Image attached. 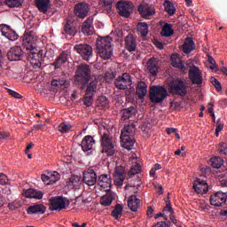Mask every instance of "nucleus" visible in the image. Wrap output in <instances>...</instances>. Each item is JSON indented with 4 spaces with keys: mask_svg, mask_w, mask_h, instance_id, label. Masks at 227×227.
<instances>
[{
    "mask_svg": "<svg viewBox=\"0 0 227 227\" xmlns=\"http://www.w3.org/2000/svg\"><path fill=\"white\" fill-rule=\"evenodd\" d=\"M170 90L175 95L185 97L187 94V86L182 80H176L170 86Z\"/></svg>",
    "mask_w": 227,
    "mask_h": 227,
    "instance_id": "13",
    "label": "nucleus"
},
{
    "mask_svg": "<svg viewBox=\"0 0 227 227\" xmlns=\"http://www.w3.org/2000/svg\"><path fill=\"white\" fill-rule=\"evenodd\" d=\"M114 176H125V168H123V167H117L115 168Z\"/></svg>",
    "mask_w": 227,
    "mask_h": 227,
    "instance_id": "56",
    "label": "nucleus"
},
{
    "mask_svg": "<svg viewBox=\"0 0 227 227\" xmlns=\"http://www.w3.org/2000/svg\"><path fill=\"white\" fill-rule=\"evenodd\" d=\"M163 213H170L173 214L174 210L171 207L170 201H166V207L163 208Z\"/></svg>",
    "mask_w": 227,
    "mask_h": 227,
    "instance_id": "55",
    "label": "nucleus"
},
{
    "mask_svg": "<svg viewBox=\"0 0 227 227\" xmlns=\"http://www.w3.org/2000/svg\"><path fill=\"white\" fill-rule=\"evenodd\" d=\"M50 205L51 211H61L70 205V201L67 198L56 196L50 199Z\"/></svg>",
    "mask_w": 227,
    "mask_h": 227,
    "instance_id": "7",
    "label": "nucleus"
},
{
    "mask_svg": "<svg viewBox=\"0 0 227 227\" xmlns=\"http://www.w3.org/2000/svg\"><path fill=\"white\" fill-rule=\"evenodd\" d=\"M138 12L140 15L145 19H149V17L153 16L155 13L154 9L148 4H141L138 7Z\"/></svg>",
    "mask_w": 227,
    "mask_h": 227,
    "instance_id": "22",
    "label": "nucleus"
},
{
    "mask_svg": "<svg viewBox=\"0 0 227 227\" xmlns=\"http://www.w3.org/2000/svg\"><path fill=\"white\" fill-rule=\"evenodd\" d=\"M99 5L104 7L106 11L112 10L113 1L112 0H99Z\"/></svg>",
    "mask_w": 227,
    "mask_h": 227,
    "instance_id": "47",
    "label": "nucleus"
},
{
    "mask_svg": "<svg viewBox=\"0 0 227 227\" xmlns=\"http://www.w3.org/2000/svg\"><path fill=\"white\" fill-rule=\"evenodd\" d=\"M115 198L116 194L112 191H108L106 192V194L101 198V205L104 207H108L112 205Z\"/></svg>",
    "mask_w": 227,
    "mask_h": 227,
    "instance_id": "27",
    "label": "nucleus"
},
{
    "mask_svg": "<svg viewBox=\"0 0 227 227\" xmlns=\"http://www.w3.org/2000/svg\"><path fill=\"white\" fill-rule=\"evenodd\" d=\"M223 128H224L223 123H222L220 120L216 121V130L215 132V135L216 136V137H219V133L223 129Z\"/></svg>",
    "mask_w": 227,
    "mask_h": 227,
    "instance_id": "54",
    "label": "nucleus"
},
{
    "mask_svg": "<svg viewBox=\"0 0 227 227\" xmlns=\"http://www.w3.org/2000/svg\"><path fill=\"white\" fill-rule=\"evenodd\" d=\"M74 15L78 19H85L90 12V4L86 3H80L74 6Z\"/></svg>",
    "mask_w": 227,
    "mask_h": 227,
    "instance_id": "16",
    "label": "nucleus"
},
{
    "mask_svg": "<svg viewBox=\"0 0 227 227\" xmlns=\"http://www.w3.org/2000/svg\"><path fill=\"white\" fill-rule=\"evenodd\" d=\"M171 223L169 221L167 222H158L156 224H154L152 227H169Z\"/></svg>",
    "mask_w": 227,
    "mask_h": 227,
    "instance_id": "57",
    "label": "nucleus"
},
{
    "mask_svg": "<svg viewBox=\"0 0 227 227\" xmlns=\"http://www.w3.org/2000/svg\"><path fill=\"white\" fill-rule=\"evenodd\" d=\"M207 62H209V69L215 70L217 68V64L212 56L207 57Z\"/></svg>",
    "mask_w": 227,
    "mask_h": 227,
    "instance_id": "52",
    "label": "nucleus"
},
{
    "mask_svg": "<svg viewBox=\"0 0 227 227\" xmlns=\"http://www.w3.org/2000/svg\"><path fill=\"white\" fill-rule=\"evenodd\" d=\"M26 53L34 68H40L42 67L43 54L41 51H37L36 49V51H30Z\"/></svg>",
    "mask_w": 227,
    "mask_h": 227,
    "instance_id": "10",
    "label": "nucleus"
},
{
    "mask_svg": "<svg viewBox=\"0 0 227 227\" xmlns=\"http://www.w3.org/2000/svg\"><path fill=\"white\" fill-rule=\"evenodd\" d=\"M82 181V176L73 175L68 178L67 180V186L70 188H74V186H77Z\"/></svg>",
    "mask_w": 227,
    "mask_h": 227,
    "instance_id": "39",
    "label": "nucleus"
},
{
    "mask_svg": "<svg viewBox=\"0 0 227 227\" xmlns=\"http://www.w3.org/2000/svg\"><path fill=\"white\" fill-rule=\"evenodd\" d=\"M209 81L211 82V84L213 86H215V88H216V91L220 92L222 91V85L221 82L215 77H211L209 79Z\"/></svg>",
    "mask_w": 227,
    "mask_h": 227,
    "instance_id": "50",
    "label": "nucleus"
},
{
    "mask_svg": "<svg viewBox=\"0 0 227 227\" xmlns=\"http://www.w3.org/2000/svg\"><path fill=\"white\" fill-rule=\"evenodd\" d=\"M20 207V205L18 204V202L14 201V202H11L9 205H8V207L12 210H14L16 208H18Z\"/></svg>",
    "mask_w": 227,
    "mask_h": 227,
    "instance_id": "62",
    "label": "nucleus"
},
{
    "mask_svg": "<svg viewBox=\"0 0 227 227\" xmlns=\"http://www.w3.org/2000/svg\"><path fill=\"white\" fill-rule=\"evenodd\" d=\"M218 152H220V153L222 155H227V145L226 143H220V145H218Z\"/></svg>",
    "mask_w": 227,
    "mask_h": 227,
    "instance_id": "53",
    "label": "nucleus"
},
{
    "mask_svg": "<svg viewBox=\"0 0 227 227\" xmlns=\"http://www.w3.org/2000/svg\"><path fill=\"white\" fill-rule=\"evenodd\" d=\"M140 205V200L137 199V196L131 195L128 200V207L134 212L137 211V208Z\"/></svg>",
    "mask_w": 227,
    "mask_h": 227,
    "instance_id": "33",
    "label": "nucleus"
},
{
    "mask_svg": "<svg viewBox=\"0 0 227 227\" xmlns=\"http://www.w3.org/2000/svg\"><path fill=\"white\" fill-rule=\"evenodd\" d=\"M38 37L32 31H26L23 35V45L26 50V53L36 51V42Z\"/></svg>",
    "mask_w": 227,
    "mask_h": 227,
    "instance_id": "6",
    "label": "nucleus"
},
{
    "mask_svg": "<svg viewBox=\"0 0 227 227\" xmlns=\"http://www.w3.org/2000/svg\"><path fill=\"white\" fill-rule=\"evenodd\" d=\"M24 0H5V4L10 8H19L22 5Z\"/></svg>",
    "mask_w": 227,
    "mask_h": 227,
    "instance_id": "42",
    "label": "nucleus"
},
{
    "mask_svg": "<svg viewBox=\"0 0 227 227\" xmlns=\"http://www.w3.org/2000/svg\"><path fill=\"white\" fill-rule=\"evenodd\" d=\"M207 112H209V114H211V117H213V119L215 120V114L214 112V104L213 103H209V106L207 107Z\"/></svg>",
    "mask_w": 227,
    "mask_h": 227,
    "instance_id": "61",
    "label": "nucleus"
},
{
    "mask_svg": "<svg viewBox=\"0 0 227 227\" xmlns=\"http://www.w3.org/2000/svg\"><path fill=\"white\" fill-rule=\"evenodd\" d=\"M227 201V193L223 192H218L215 193L214 195H211L209 198V203H211V206L215 207H223L225 205Z\"/></svg>",
    "mask_w": 227,
    "mask_h": 227,
    "instance_id": "15",
    "label": "nucleus"
},
{
    "mask_svg": "<svg viewBox=\"0 0 227 227\" xmlns=\"http://www.w3.org/2000/svg\"><path fill=\"white\" fill-rule=\"evenodd\" d=\"M112 42L113 39L111 36L100 37L97 40L96 49L102 59H111L114 54Z\"/></svg>",
    "mask_w": 227,
    "mask_h": 227,
    "instance_id": "1",
    "label": "nucleus"
},
{
    "mask_svg": "<svg viewBox=\"0 0 227 227\" xmlns=\"http://www.w3.org/2000/svg\"><path fill=\"white\" fill-rule=\"evenodd\" d=\"M147 93V85L145 82H138L137 85V95L139 99H144Z\"/></svg>",
    "mask_w": 227,
    "mask_h": 227,
    "instance_id": "32",
    "label": "nucleus"
},
{
    "mask_svg": "<svg viewBox=\"0 0 227 227\" xmlns=\"http://www.w3.org/2000/svg\"><path fill=\"white\" fill-rule=\"evenodd\" d=\"M95 144H96V141H95L94 137L90 135H87L82 138V140L81 142L82 150L84 153L89 152V151L92 150L93 145Z\"/></svg>",
    "mask_w": 227,
    "mask_h": 227,
    "instance_id": "20",
    "label": "nucleus"
},
{
    "mask_svg": "<svg viewBox=\"0 0 227 227\" xmlns=\"http://www.w3.org/2000/svg\"><path fill=\"white\" fill-rule=\"evenodd\" d=\"M74 49L81 55L82 59L85 61H90V58H92L93 49L90 45L84 44H76Z\"/></svg>",
    "mask_w": 227,
    "mask_h": 227,
    "instance_id": "8",
    "label": "nucleus"
},
{
    "mask_svg": "<svg viewBox=\"0 0 227 227\" xmlns=\"http://www.w3.org/2000/svg\"><path fill=\"white\" fill-rule=\"evenodd\" d=\"M60 179V175L54 171L50 172L46 171V174L41 175V180L44 183H48V184H56Z\"/></svg>",
    "mask_w": 227,
    "mask_h": 227,
    "instance_id": "18",
    "label": "nucleus"
},
{
    "mask_svg": "<svg viewBox=\"0 0 227 227\" xmlns=\"http://www.w3.org/2000/svg\"><path fill=\"white\" fill-rule=\"evenodd\" d=\"M114 80V76L111 73H106L104 75V81L106 82H110Z\"/></svg>",
    "mask_w": 227,
    "mask_h": 227,
    "instance_id": "60",
    "label": "nucleus"
},
{
    "mask_svg": "<svg viewBox=\"0 0 227 227\" xmlns=\"http://www.w3.org/2000/svg\"><path fill=\"white\" fill-rule=\"evenodd\" d=\"M91 78V70L89 65L82 64L77 67L74 80L82 85L81 90H83Z\"/></svg>",
    "mask_w": 227,
    "mask_h": 227,
    "instance_id": "3",
    "label": "nucleus"
},
{
    "mask_svg": "<svg viewBox=\"0 0 227 227\" xmlns=\"http://www.w3.org/2000/svg\"><path fill=\"white\" fill-rule=\"evenodd\" d=\"M23 54H24V52H23L21 47L14 46V47L11 48L7 56H8L9 61H20Z\"/></svg>",
    "mask_w": 227,
    "mask_h": 227,
    "instance_id": "17",
    "label": "nucleus"
},
{
    "mask_svg": "<svg viewBox=\"0 0 227 227\" xmlns=\"http://www.w3.org/2000/svg\"><path fill=\"white\" fill-rule=\"evenodd\" d=\"M35 6L39 9V12L46 14L51 9V0H35Z\"/></svg>",
    "mask_w": 227,
    "mask_h": 227,
    "instance_id": "28",
    "label": "nucleus"
},
{
    "mask_svg": "<svg viewBox=\"0 0 227 227\" xmlns=\"http://www.w3.org/2000/svg\"><path fill=\"white\" fill-rule=\"evenodd\" d=\"M125 47L129 52L135 51L137 48V42H136V38L131 34L125 38Z\"/></svg>",
    "mask_w": 227,
    "mask_h": 227,
    "instance_id": "23",
    "label": "nucleus"
},
{
    "mask_svg": "<svg viewBox=\"0 0 227 227\" xmlns=\"http://www.w3.org/2000/svg\"><path fill=\"white\" fill-rule=\"evenodd\" d=\"M93 98L94 96L91 94H89L85 92V96L83 98V105L87 107H90L93 104Z\"/></svg>",
    "mask_w": 227,
    "mask_h": 227,
    "instance_id": "45",
    "label": "nucleus"
},
{
    "mask_svg": "<svg viewBox=\"0 0 227 227\" xmlns=\"http://www.w3.org/2000/svg\"><path fill=\"white\" fill-rule=\"evenodd\" d=\"M114 184L116 186L123 185V182L125 181V176H116V175H114Z\"/></svg>",
    "mask_w": 227,
    "mask_h": 227,
    "instance_id": "49",
    "label": "nucleus"
},
{
    "mask_svg": "<svg viewBox=\"0 0 227 227\" xmlns=\"http://www.w3.org/2000/svg\"><path fill=\"white\" fill-rule=\"evenodd\" d=\"M165 11L170 15H174L176 12V8L174 7V5L170 3V2H166L165 3Z\"/></svg>",
    "mask_w": 227,
    "mask_h": 227,
    "instance_id": "48",
    "label": "nucleus"
},
{
    "mask_svg": "<svg viewBox=\"0 0 227 227\" xmlns=\"http://www.w3.org/2000/svg\"><path fill=\"white\" fill-rule=\"evenodd\" d=\"M0 29L3 35H4L9 40L12 42L18 40L19 35L13 29H12L10 26L1 25Z\"/></svg>",
    "mask_w": 227,
    "mask_h": 227,
    "instance_id": "19",
    "label": "nucleus"
},
{
    "mask_svg": "<svg viewBox=\"0 0 227 227\" xmlns=\"http://www.w3.org/2000/svg\"><path fill=\"white\" fill-rule=\"evenodd\" d=\"M67 59H68V51L61 52L57 61L54 62L55 68H60L61 65H63V63H67Z\"/></svg>",
    "mask_w": 227,
    "mask_h": 227,
    "instance_id": "38",
    "label": "nucleus"
},
{
    "mask_svg": "<svg viewBox=\"0 0 227 227\" xmlns=\"http://www.w3.org/2000/svg\"><path fill=\"white\" fill-rule=\"evenodd\" d=\"M153 208L152 207H149L147 209V215L148 217H153Z\"/></svg>",
    "mask_w": 227,
    "mask_h": 227,
    "instance_id": "64",
    "label": "nucleus"
},
{
    "mask_svg": "<svg viewBox=\"0 0 227 227\" xmlns=\"http://www.w3.org/2000/svg\"><path fill=\"white\" fill-rule=\"evenodd\" d=\"M8 93H9V95H11L12 97H13L17 99H20L22 98V96L20 93L16 92L15 90H12L11 89L8 90Z\"/></svg>",
    "mask_w": 227,
    "mask_h": 227,
    "instance_id": "59",
    "label": "nucleus"
},
{
    "mask_svg": "<svg viewBox=\"0 0 227 227\" xmlns=\"http://www.w3.org/2000/svg\"><path fill=\"white\" fill-rule=\"evenodd\" d=\"M10 137V133L9 132H1L0 131V139L4 140V139H7Z\"/></svg>",
    "mask_w": 227,
    "mask_h": 227,
    "instance_id": "63",
    "label": "nucleus"
},
{
    "mask_svg": "<svg viewBox=\"0 0 227 227\" xmlns=\"http://www.w3.org/2000/svg\"><path fill=\"white\" fill-rule=\"evenodd\" d=\"M77 33L76 27H74L71 23H66L63 27V35L74 36Z\"/></svg>",
    "mask_w": 227,
    "mask_h": 227,
    "instance_id": "36",
    "label": "nucleus"
},
{
    "mask_svg": "<svg viewBox=\"0 0 227 227\" xmlns=\"http://www.w3.org/2000/svg\"><path fill=\"white\" fill-rule=\"evenodd\" d=\"M194 47L195 43L193 42V39L191 37H187L183 45V51L186 54H189L194 50Z\"/></svg>",
    "mask_w": 227,
    "mask_h": 227,
    "instance_id": "34",
    "label": "nucleus"
},
{
    "mask_svg": "<svg viewBox=\"0 0 227 227\" xmlns=\"http://www.w3.org/2000/svg\"><path fill=\"white\" fill-rule=\"evenodd\" d=\"M174 34V29L171 24L166 23L163 27L162 30L160 32V35L162 36L165 37H169L170 35H172Z\"/></svg>",
    "mask_w": 227,
    "mask_h": 227,
    "instance_id": "40",
    "label": "nucleus"
},
{
    "mask_svg": "<svg viewBox=\"0 0 227 227\" xmlns=\"http://www.w3.org/2000/svg\"><path fill=\"white\" fill-rule=\"evenodd\" d=\"M112 176L110 175H102L98 177V184L103 189L112 187Z\"/></svg>",
    "mask_w": 227,
    "mask_h": 227,
    "instance_id": "24",
    "label": "nucleus"
},
{
    "mask_svg": "<svg viewBox=\"0 0 227 227\" xmlns=\"http://www.w3.org/2000/svg\"><path fill=\"white\" fill-rule=\"evenodd\" d=\"M123 212V207L121 204L115 206L114 209L112 212V215L117 219Z\"/></svg>",
    "mask_w": 227,
    "mask_h": 227,
    "instance_id": "46",
    "label": "nucleus"
},
{
    "mask_svg": "<svg viewBox=\"0 0 227 227\" xmlns=\"http://www.w3.org/2000/svg\"><path fill=\"white\" fill-rule=\"evenodd\" d=\"M141 171V167L139 164H136L135 166H132L131 169L129 170V172L128 173V175L130 176H134L137 174H139Z\"/></svg>",
    "mask_w": 227,
    "mask_h": 227,
    "instance_id": "51",
    "label": "nucleus"
},
{
    "mask_svg": "<svg viewBox=\"0 0 227 227\" xmlns=\"http://www.w3.org/2000/svg\"><path fill=\"white\" fill-rule=\"evenodd\" d=\"M98 175L93 168H89L82 172V182L89 186H93L97 184Z\"/></svg>",
    "mask_w": 227,
    "mask_h": 227,
    "instance_id": "9",
    "label": "nucleus"
},
{
    "mask_svg": "<svg viewBox=\"0 0 227 227\" xmlns=\"http://www.w3.org/2000/svg\"><path fill=\"white\" fill-rule=\"evenodd\" d=\"M9 184V179L7 176L4 174H0V184L1 185H5Z\"/></svg>",
    "mask_w": 227,
    "mask_h": 227,
    "instance_id": "58",
    "label": "nucleus"
},
{
    "mask_svg": "<svg viewBox=\"0 0 227 227\" xmlns=\"http://www.w3.org/2000/svg\"><path fill=\"white\" fill-rule=\"evenodd\" d=\"M136 131V125L133 123L125 125L121 132V145L127 150H132L134 148V132Z\"/></svg>",
    "mask_w": 227,
    "mask_h": 227,
    "instance_id": "2",
    "label": "nucleus"
},
{
    "mask_svg": "<svg viewBox=\"0 0 227 227\" xmlns=\"http://www.w3.org/2000/svg\"><path fill=\"white\" fill-rule=\"evenodd\" d=\"M72 129V125L69 123L62 122L58 126V130L60 133H68Z\"/></svg>",
    "mask_w": 227,
    "mask_h": 227,
    "instance_id": "44",
    "label": "nucleus"
},
{
    "mask_svg": "<svg viewBox=\"0 0 227 227\" xmlns=\"http://www.w3.org/2000/svg\"><path fill=\"white\" fill-rule=\"evenodd\" d=\"M98 80H93L90 82H87L85 84V86H86L85 93H87V95L95 96V93L98 90Z\"/></svg>",
    "mask_w": 227,
    "mask_h": 227,
    "instance_id": "31",
    "label": "nucleus"
},
{
    "mask_svg": "<svg viewBox=\"0 0 227 227\" xmlns=\"http://www.w3.org/2000/svg\"><path fill=\"white\" fill-rule=\"evenodd\" d=\"M223 165V158H218L216 156H215V158H211V167H213V168H220Z\"/></svg>",
    "mask_w": 227,
    "mask_h": 227,
    "instance_id": "43",
    "label": "nucleus"
},
{
    "mask_svg": "<svg viewBox=\"0 0 227 227\" xmlns=\"http://www.w3.org/2000/svg\"><path fill=\"white\" fill-rule=\"evenodd\" d=\"M147 69L153 76H156L158 72V63L155 59H150L147 62Z\"/></svg>",
    "mask_w": 227,
    "mask_h": 227,
    "instance_id": "35",
    "label": "nucleus"
},
{
    "mask_svg": "<svg viewBox=\"0 0 227 227\" xmlns=\"http://www.w3.org/2000/svg\"><path fill=\"white\" fill-rule=\"evenodd\" d=\"M100 145L102 153H106L108 156H114L115 154V141L110 133L104 132L101 134Z\"/></svg>",
    "mask_w": 227,
    "mask_h": 227,
    "instance_id": "4",
    "label": "nucleus"
},
{
    "mask_svg": "<svg viewBox=\"0 0 227 227\" xmlns=\"http://www.w3.org/2000/svg\"><path fill=\"white\" fill-rule=\"evenodd\" d=\"M93 19L88 18L82 25V32L84 35H90L93 34Z\"/></svg>",
    "mask_w": 227,
    "mask_h": 227,
    "instance_id": "25",
    "label": "nucleus"
},
{
    "mask_svg": "<svg viewBox=\"0 0 227 227\" xmlns=\"http://www.w3.org/2000/svg\"><path fill=\"white\" fill-rule=\"evenodd\" d=\"M117 9L120 16L129 18L132 14L134 4L130 2H118Z\"/></svg>",
    "mask_w": 227,
    "mask_h": 227,
    "instance_id": "11",
    "label": "nucleus"
},
{
    "mask_svg": "<svg viewBox=\"0 0 227 227\" xmlns=\"http://www.w3.org/2000/svg\"><path fill=\"white\" fill-rule=\"evenodd\" d=\"M193 189L198 194H205L208 192V184L205 180L197 179L193 184Z\"/></svg>",
    "mask_w": 227,
    "mask_h": 227,
    "instance_id": "21",
    "label": "nucleus"
},
{
    "mask_svg": "<svg viewBox=\"0 0 227 227\" xmlns=\"http://www.w3.org/2000/svg\"><path fill=\"white\" fill-rule=\"evenodd\" d=\"M46 211V207L43 204L34 205L28 207L27 214L29 215H43Z\"/></svg>",
    "mask_w": 227,
    "mask_h": 227,
    "instance_id": "29",
    "label": "nucleus"
},
{
    "mask_svg": "<svg viewBox=\"0 0 227 227\" xmlns=\"http://www.w3.org/2000/svg\"><path fill=\"white\" fill-rule=\"evenodd\" d=\"M121 113H122V118L124 120H129L136 116V108H134V106H129L128 108L122 109Z\"/></svg>",
    "mask_w": 227,
    "mask_h": 227,
    "instance_id": "37",
    "label": "nucleus"
},
{
    "mask_svg": "<svg viewBox=\"0 0 227 227\" xmlns=\"http://www.w3.org/2000/svg\"><path fill=\"white\" fill-rule=\"evenodd\" d=\"M148 25L145 22H139L137 26V29L142 37H145L148 34Z\"/></svg>",
    "mask_w": 227,
    "mask_h": 227,
    "instance_id": "41",
    "label": "nucleus"
},
{
    "mask_svg": "<svg viewBox=\"0 0 227 227\" xmlns=\"http://www.w3.org/2000/svg\"><path fill=\"white\" fill-rule=\"evenodd\" d=\"M115 87L118 90H125L129 86L132 85V80L130 79V74L124 73L115 80Z\"/></svg>",
    "mask_w": 227,
    "mask_h": 227,
    "instance_id": "12",
    "label": "nucleus"
},
{
    "mask_svg": "<svg viewBox=\"0 0 227 227\" xmlns=\"http://www.w3.org/2000/svg\"><path fill=\"white\" fill-rule=\"evenodd\" d=\"M170 59L174 68H177L181 72H185L184 63L178 58L177 54H172Z\"/></svg>",
    "mask_w": 227,
    "mask_h": 227,
    "instance_id": "26",
    "label": "nucleus"
},
{
    "mask_svg": "<svg viewBox=\"0 0 227 227\" xmlns=\"http://www.w3.org/2000/svg\"><path fill=\"white\" fill-rule=\"evenodd\" d=\"M189 76L193 85L200 86L203 83V76L198 67L193 66L189 71Z\"/></svg>",
    "mask_w": 227,
    "mask_h": 227,
    "instance_id": "14",
    "label": "nucleus"
},
{
    "mask_svg": "<svg viewBox=\"0 0 227 227\" xmlns=\"http://www.w3.org/2000/svg\"><path fill=\"white\" fill-rule=\"evenodd\" d=\"M23 194L27 198L41 200L43 197V193L35 189L24 190Z\"/></svg>",
    "mask_w": 227,
    "mask_h": 227,
    "instance_id": "30",
    "label": "nucleus"
},
{
    "mask_svg": "<svg viewBox=\"0 0 227 227\" xmlns=\"http://www.w3.org/2000/svg\"><path fill=\"white\" fill-rule=\"evenodd\" d=\"M167 96V90L162 86H153L150 89L149 98L151 102L153 104H159L163 102Z\"/></svg>",
    "mask_w": 227,
    "mask_h": 227,
    "instance_id": "5",
    "label": "nucleus"
}]
</instances>
